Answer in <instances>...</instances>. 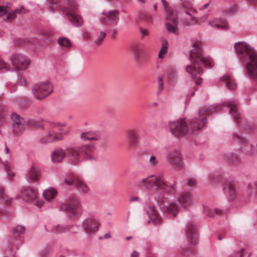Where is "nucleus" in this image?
<instances>
[{"label":"nucleus","mask_w":257,"mask_h":257,"mask_svg":"<svg viewBox=\"0 0 257 257\" xmlns=\"http://www.w3.org/2000/svg\"><path fill=\"white\" fill-rule=\"evenodd\" d=\"M221 80L225 83L226 87L229 89H234L237 87V84L234 79L229 75L222 76L221 78Z\"/></svg>","instance_id":"obj_26"},{"label":"nucleus","mask_w":257,"mask_h":257,"mask_svg":"<svg viewBox=\"0 0 257 257\" xmlns=\"http://www.w3.org/2000/svg\"><path fill=\"white\" fill-rule=\"evenodd\" d=\"M140 182L145 189L153 191L154 198L166 218L176 216L178 205L182 208H188L194 203L193 196L188 191L182 192L178 195V205L176 201H170L169 196L176 191V185L175 183L168 184L162 175L150 176Z\"/></svg>","instance_id":"obj_1"},{"label":"nucleus","mask_w":257,"mask_h":257,"mask_svg":"<svg viewBox=\"0 0 257 257\" xmlns=\"http://www.w3.org/2000/svg\"><path fill=\"white\" fill-rule=\"evenodd\" d=\"M101 14L106 17V19L102 17L99 18V20L102 24L108 26H115L119 20V12L116 10L103 11Z\"/></svg>","instance_id":"obj_10"},{"label":"nucleus","mask_w":257,"mask_h":257,"mask_svg":"<svg viewBox=\"0 0 257 257\" xmlns=\"http://www.w3.org/2000/svg\"><path fill=\"white\" fill-rule=\"evenodd\" d=\"M244 254V249L243 248L234 252L232 255V257H242Z\"/></svg>","instance_id":"obj_47"},{"label":"nucleus","mask_w":257,"mask_h":257,"mask_svg":"<svg viewBox=\"0 0 257 257\" xmlns=\"http://www.w3.org/2000/svg\"><path fill=\"white\" fill-rule=\"evenodd\" d=\"M65 156V150L60 148L57 149L51 155L52 161L54 163H59L62 161Z\"/></svg>","instance_id":"obj_25"},{"label":"nucleus","mask_w":257,"mask_h":257,"mask_svg":"<svg viewBox=\"0 0 257 257\" xmlns=\"http://www.w3.org/2000/svg\"><path fill=\"white\" fill-rule=\"evenodd\" d=\"M74 226L72 227L71 228L67 229L66 227H64L60 225L53 226L51 228V231L55 234H59L62 233L63 232H65L66 230H69L71 231L72 233L76 232L77 231H74L73 229Z\"/></svg>","instance_id":"obj_29"},{"label":"nucleus","mask_w":257,"mask_h":257,"mask_svg":"<svg viewBox=\"0 0 257 257\" xmlns=\"http://www.w3.org/2000/svg\"><path fill=\"white\" fill-rule=\"evenodd\" d=\"M89 191L88 186L81 181V194H87Z\"/></svg>","instance_id":"obj_42"},{"label":"nucleus","mask_w":257,"mask_h":257,"mask_svg":"<svg viewBox=\"0 0 257 257\" xmlns=\"http://www.w3.org/2000/svg\"><path fill=\"white\" fill-rule=\"evenodd\" d=\"M9 152H10L9 149L8 147L7 146V145H6L5 148V153L6 154L8 155V158H10V156L9 155Z\"/></svg>","instance_id":"obj_60"},{"label":"nucleus","mask_w":257,"mask_h":257,"mask_svg":"<svg viewBox=\"0 0 257 257\" xmlns=\"http://www.w3.org/2000/svg\"><path fill=\"white\" fill-rule=\"evenodd\" d=\"M111 237V235L109 233H105L103 237H99V239H101L103 238H109Z\"/></svg>","instance_id":"obj_58"},{"label":"nucleus","mask_w":257,"mask_h":257,"mask_svg":"<svg viewBox=\"0 0 257 257\" xmlns=\"http://www.w3.org/2000/svg\"><path fill=\"white\" fill-rule=\"evenodd\" d=\"M208 18V16L207 15H204L201 17L199 19L200 22H205Z\"/></svg>","instance_id":"obj_59"},{"label":"nucleus","mask_w":257,"mask_h":257,"mask_svg":"<svg viewBox=\"0 0 257 257\" xmlns=\"http://www.w3.org/2000/svg\"><path fill=\"white\" fill-rule=\"evenodd\" d=\"M149 158L147 160V164L151 168H155L158 167L159 164V159L155 155H148Z\"/></svg>","instance_id":"obj_30"},{"label":"nucleus","mask_w":257,"mask_h":257,"mask_svg":"<svg viewBox=\"0 0 257 257\" xmlns=\"http://www.w3.org/2000/svg\"><path fill=\"white\" fill-rule=\"evenodd\" d=\"M126 139L131 148H136L139 144V136L137 132L133 129H129L126 132Z\"/></svg>","instance_id":"obj_20"},{"label":"nucleus","mask_w":257,"mask_h":257,"mask_svg":"<svg viewBox=\"0 0 257 257\" xmlns=\"http://www.w3.org/2000/svg\"><path fill=\"white\" fill-rule=\"evenodd\" d=\"M192 49L190 53V59L192 64L187 65V72L191 75L197 85L202 82L200 76L203 73V67L212 68L214 65L213 60L209 57H204L202 54V45L200 41L193 40Z\"/></svg>","instance_id":"obj_2"},{"label":"nucleus","mask_w":257,"mask_h":257,"mask_svg":"<svg viewBox=\"0 0 257 257\" xmlns=\"http://www.w3.org/2000/svg\"><path fill=\"white\" fill-rule=\"evenodd\" d=\"M46 9L52 14L62 12L73 25L79 26V10L75 0H48Z\"/></svg>","instance_id":"obj_3"},{"label":"nucleus","mask_w":257,"mask_h":257,"mask_svg":"<svg viewBox=\"0 0 257 257\" xmlns=\"http://www.w3.org/2000/svg\"><path fill=\"white\" fill-rule=\"evenodd\" d=\"M146 210L150 219L148 221L149 223L152 222L154 224H158L161 223V219L154 206L149 205L146 207Z\"/></svg>","instance_id":"obj_21"},{"label":"nucleus","mask_w":257,"mask_h":257,"mask_svg":"<svg viewBox=\"0 0 257 257\" xmlns=\"http://www.w3.org/2000/svg\"><path fill=\"white\" fill-rule=\"evenodd\" d=\"M20 12L21 10L18 9H16L15 10L12 12L7 13V15L6 18H4V20L7 22H12L16 18L17 15L20 14Z\"/></svg>","instance_id":"obj_32"},{"label":"nucleus","mask_w":257,"mask_h":257,"mask_svg":"<svg viewBox=\"0 0 257 257\" xmlns=\"http://www.w3.org/2000/svg\"><path fill=\"white\" fill-rule=\"evenodd\" d=\"M40 174L41 171L39 168L37 166L33 165L27 171L26 179L29 182H38Z\"/></svg>","instance_id":"obj_18"},{"label":"nucleus","mask_w":257,"mask_h":257,"mask_svg":"<svg viewBox=\"0 0 257 257\" xmlns=\"http://www.w3.org/2000/svg\"><path fill=\"white\" fill-rule=\"evenodd\" d=\"M223 190L227 197L230 200H234L237 196V192L233 184L230 183L224 187Z\"/></svg>","instance_id":"obj_23"},{"label":"nucleus","mask_w":257,"mask_h":257,"mask_svg":"<svg viewBox=\"0 0 257 257\" xmlns=\"http://www.w3.org/2000/svg\"><path fill=\"white\" fill-rule=\"evenodd\" d=\"M166 26L167 30L169 32H172L173 33H176V29L174 25H172V24H170V23L167 22L166 24Z\"/></svg>","instance_id":"obj_43"},{"label":"nucleus","mask_w":257,"mask_h":257,"mask_svg":"<svg viewBox=\"0 0 257 257\" xmlns=\"http://www.w3.org/2000/svg\"><path fill=\"white\" fill-rule=\"evenodd\" d=\"M167 43L166 42L162 45L161 49L160 51V53L159 54L158 57L160 58H163V54H165L167 52Z\"/></svg>","instance_id":"obj_41"},{"label":"nucleus","mask_w":257,"mask_h":257,"mask_svg":"<svg viewBox=\"0 0 257 257\" xmlns=\"http://www.w3.org/2000/svg\"><path fill=\"white\" fill-rule=\"evenodd\" d=\"M100 225V223L98 220L87 218L83 220L81 225V229L86 235H90L93 232L97 231Z\"/></svg>","instance_id":"obj_12"},{"label":"nucleus","mask_w":257,"mask_h":257,"mask_svg":"<svg viewBox=\"0 0 257 257\" xmlns=\"http://www.w3.org/2000/svg\"><path fill=\"white\" fill-rule=\"evenodd\" d=\"M206 122V118H195L191 119L188 124L184 119H180L170 121L168 125L172 134L176 137H179L186 134L201 130L205 125Z\"/></svg>","instance_id":"obj_5"},{"label":"nucleus","mask_w":257,"mask_h":257,"mask_svg":"<svg viewBox=\"0 0 257 257\" xmlns=\"http://www.w3.org/2000/svg\"><path fill=\"white\" fill-rule=\"evenodd\" d=\"M214 213L216 215H219L222 213V211L218 208H215L214 209Z\"/></svg>","instance_id":"obj_57"},{"label":"nucleus","mask_w":257,"mask_h":257,"mask_svg":"<svg viewBox=\"0 0 257 257\" xmlns=\"http://www.w3.org/2000/svg\"><path fill=\"white\" fill-rule=\"evenodd\" d=\"M186 237L190 244L195 245L197 243L198 237L196 234L197 228L195 225L189 223L185 229Z\"/></svg>","instance_id":"obj_17"},{"label":"nucleus","mask_w":257,"mask_h":257,"mask_svg":"<svg viewBox=\"0 0 257 257\" xmlns=\"http://www.w3.org/2000/svg\"><path fill=\"white\" fill-rule=\"evenodd\" d=\"M57 42L60 46L65 48H70L72 46L70 40L64 37H59L58 39Z\"/></svg>","instance_id":"obj_33"},{"label":"nucleus","mask_w":257,"mask_h":257,"mask_svg":"<svg viewBox=\"0 0 257 257\" xmlns=\"http://www.w3.org/2000/svg\"><path fill=\"white\" fill-rule=\"evenodd\" d=\"M141 49L140 48L136 47L134 49V52L135 55L137 57H139V54L141 53Z\"/></svg>","instance_id":"obj_52"},{"label":"nucleus","mask_w":257,"mask_h":257,"mask_svg":"<svg viewBox=\"0 0 257 257\" xmlns=\"http://www.w3.org/2000/svg\"><path fill=\"white\" fill-rule=\"evenodd\" d=\"M237 104V101L234 99L227 100L223 101L222 103L223 106L229 108V114L232 116L233 120L235 121H237L240 117V114L236 108Z\"/></svg>","instance_id":"obj_15"},{"label":"nucleus","mask_w":257,"mask_h":257,"mask_svg":"<svg viewBox=\"0 0 257 257\" xmlns=\"http://www.w3.org/2000/svg\"><path fill=\"white\" fill-rule=\"evenodd\" d=\"M166 75L168 78L175 79L177 76V71L173 67H169L166 70Z\"/></svg>","instance_id":"obj_35"},{"label":"nucleus","mask_w":257,"mask_h":257,"mask_svg":"<svg viewBox=\"0 0 257 257\" xmlns=\"http://www.w3.org/2000/svg\"><path fill=\"white\" fill-rule=\"evenodd\" d=\"M210 4V3H208L205 5H204L203 6H202L200 9L199 10H204L205 9H206L209 5Z\"/></svg>","instance_id":"obj_62"},{"label":"nucleus","mask_w":257,"mask_h":257,"mask_svg":"<svg viewBox=\"0 0 257 257\" xmlns=\"http://www.w3.org/2000/svg\"><path fill=\"white\" fill-rule=\"evenodd\" d=\"M241 126L247 131L252 130L254 128V126L252 124L249 123L247 124H242L241 125Z\"/></svg>","instance_id":"obj_48"},{"label":"nucleus","mask_w":257,"mask_h":257,"mask_svg":"<svg viewBox=\"0 0 257 257\" xmlns=\"http://www.w3.org/2000/svg\"><path fill=\"white\" fill-rule=\"evenodd\" d=\"M1 16L4 17L7 13L6 8L4 6H0Z\"/></svg>","instance_id":"obj_50"},{"label":"nucleus","mask_w":257,"mask_h":257,"mask_svg":"<svg viewBox=\"0 0 257 257\" xmlns=\"http://www.w3.org/2000/svg\"><path fill=\"white\" fill-rule=\"evenodd\" d=\"M57 193L56 190L51 187L45 190L43 195L46 200L50 201L56 197Z\"/></svg>","instance_id":"obj_28"},{"label":"nucleus","mask_w":257,"mask_h":257,"mask_svg":"<svg viewBox=\"0 0 257 257\" xmlns=\"http://www.w3.org/2000/svg\"><path fill=\"white\" fill-rule=\"evenodd\" d=\"M203 212L208 217H212L213 213L210 211V209L208 206H204Z\"/></svg>","instance_id":"obj_46"},{"label":"nucleus","mask_w":257,"mask_h":257,"mask_svg":"<svg viewBox=\"0 0 257 257\" xmlns=\"http://www.w3.org/2000/svg\"><path fill=\"white\" fill-rule=\"evenodd\" d=\"M5 69L6 70H9V68L7 67V64L5 63L0 58V70Z\"/></svg>","instance_id":"obj_49"},{"label":"nucleus","mask_w":257,"mask_h":257,"mask_svg":"<svg viewBox=\"0 0 257 257\" xmlns=\"http://www.w3.org/2000/svg\"><path fill=\"white\" fill-rule=\"evenodd\" d=\"M109 33H110V35L113 37L115 36L116 34L115 31L112 29L110 30L109 31Z\"/></svg>","instance_id":"obj_61"},{"label":"nucleus","mask_w":257,"mask_h":257,"mask_svg":"<svg viewBox=\"0 0 257 257\" xmlns=\"http://www.w3.org/2000/svg\"><path fill=\"white\" fill-rule=\"evenodd\" d=\"M43 204V202L42 201H38L37 202H36L35 203V205L37 206H38L39 207H41Z\"/></svg>","instance_id":"obj_63"},{"label":"nucleus","mask_w":257,"mask_h":257,"mask_svg":"<svg viewBox=\"0 0 257 257\" xmlns=\"http://www.w3.org/2000/svg\"><path fill=\"white\" fill-rule=\"evenodd\" d=\"M247 192L248 194H250L252 192V189L253 187V184L249 183L247 185Z\"/></svg>","instance_id":"obj_55"},{"label":"nucleus","mask_w":257,"mask_h":257,"mask_svg":"<svg viewBox=\"0 0 257 257\" xmlns=\"http://www.w3.org/2000/svg\"><path fill=\"white\" fill-rule=\"evenodd\" d=\"M139 253L136 251H134L131 255V257H138Z\"/></svg>","instance_id":"obj_64"},{"label":"nucleus","mask_w":257,"mask_h":257,"mask_svg":"<svg viewBox=\"0 0 257 257\" xmlns=\"http://www.w3.org/2000/svg\"><path fill=\"white\" fill-rule=\"evenodd\" d=\"M215 173H211L209 175V179L210 181L213 182L215 181L214 178L216 177Z\"/></svg>","instance_id":"obj_53"},{"label":"nucleus","mask_w":257,"mask_h":257,"mask_svg":"<svg viewBox=\"0 0 257 257\" xmlns=\"http://www.w3.org/2000/svg\"><path fill=\"white\" fill-rule=\"evenodd\" d=\"M208 25L217 29L226 30L228 28L227 22L224 19L214 18L209 21Z\"/></svg>","instance_id":"obj_22"},{"label":"nucleus","mask_w":257,"mask_h":257,"mask_svg":"<svg viewBox=\"0 0 257 257\" xmlns=\"http://www.w3.org/2000/svg\"><path fill=\"white\" fill-rule=\"evenodd\" d=\"M11 118L13 121V132L15 135L19 136L21 135L26 127L25 120L16 113L11 114Z\"/></svg>","instance_id":"obj_11"},{"label":"nucleus","mask_w":257,"mask_h":257,"mask_svg":"<svg viewBox=\"0 0 257 257\" xmlns=\"http://www.w3.org/2000/svg\"><path fill=\"white\" fill-rule=\"evenodd\" d=\"M140 32L143 36H146L148 34V31L146 29H142L140 30Z\"/></svg>","instance_id":"obj_56"},{"label":"nucleus","mask_w":257,"mask_h":257,"mask_svg":"<svg viewBox=\"0 0 257 257\" xmlns=\"http://www.w3.org/2000/svg\"><path fill=\"white\" fill-rule=\"evenodd\" d=\"M157 84L158 86L157 93L158 95H159L163 90L164 86V81L162 77H159L158 78Z\"/></svg>","instance_id":"obj_38"},{"label":"nucleus","mask_w":257,"mask_h":257,"mask_svg":"<svg viewBox=\"0 0 257 257\" xmlns=\"http://www.w3.org/2000/svg\"><path fill=\"white\" fill-rule=\"evenodd\" d=\"M67 132L68 131L65 130L63 127L55 128L54 130L49 131L45 136L40 139L39 142L41 144H47L61 140L63 138V135L66 134Z\"/></svg>","instance_id":"obj_9"},{"label":"nucleus","mask_w":257,"mask_h":257,"mask_svg":"<svg viewBox=\"0 0 257 257\" xmlns=\"http://www.w3.org/2000/svg\"><path fill=\"white\" fill-rule=\"evenodd\" d=\"M161 2L163 5L164 9L167 13L166 20L173 22L174 26L176 27L178 23L177 18V12L175 10L168 11V3L165 0H161Z\"/></svg>","instance_id":"obj_19"},{"label":"nucleus","mask_w":257,"mask_h":257,"mask_svg":"<svg viewBox=\"0 0 257 257\" xmlns=\"http://www.w3.org/2000/svg\"><path fill=\"white\" fill-rule=\"evenodd\" d=\"M129 200L131 202H135V201H137L139 202H141V199L140 198V197H139L138 196H134V197H131Z\"/></svg>","instance_id":"obj_54"},{"label":"nucleus","mask_w":257,"mask_h":257,"mask_svg":"<svg viewBox=\"0 0 257 257\" xmlns=\"http://www.w3.org/2000/svg\"><path fill=\"white\" fill-rule=\"evenodd\" d=\"M234 49L236 55L246 63L248 75L252 78H257V52L244 42L235 43Z\"/></svg>","instance_id":"obj_4"},{"label":"nucleus","mask_w":257,"mask_h":257,"mask_svg":"<svg viewBox=\"0 0 257 257\" xmlns=\"http://www.w3.org/2000/svg\"><path fill=\"white\" fill-rule=\"evenodd\" d=\"M236 11H237L236 8L235 7H233L231 8H230L229 10H227L225 13L229 15H232V14L235 13Z\"/></svg>","instance_id":"obj_51"},{"label":"nucleus","mask_w":257,"mask_h":257,"mask_svg":"<svg viewBox=\"0 0 257 257\" xmlns=\"http://www.w3.org/2000/svg\"><path fill=\"white\" fill-rule=\"evenodd\" d=\"M166 160L169 164L175 168L179 170L184 168L182 155L178 150H173L168 152L166 156Z\"/></svg>","instance_id":"obj_8"},{"label":"nucleus","mask_w":257,"mask_h":257,"mask_svg":"<svg viewBox=\"0 0 257 257\" xmlns=\"http://www.w3.org/2000/svg\"><path fill=\"white\" fill-rule=\"evenodd\" d=\"M66 156L69 158V161L73 164H77L80 158V146H71L67 147L66 150Z\"/></svg>","instance_id":"obj_14"},{"label":"nucleus","mask_w":257,"mask_h":257,"mask_svg":"<svg viewBox=\"0 0 257 257\" xmlns=\"http://www.w3.org/2000/svg\"><path fill=\"white\" fill-rule=\"evenodd\" d=\"M32 92L38 99H42L52 93L53 87L49 82H41L35 84L32 88Z\"/></svg>","instance_id":"obj_7"},{"label":"nucleus","mask_w":257,"mask_h":257,"mask_svg":"<svg viewBox=\"0 0 257 257\" xmlns=\"http://www.w3.org/2000/svg\"><path fill=\"white\" fill-rule=\"evenodd\" d=\"M12 64L18 70L26 69L30 64V59L25 55L21 54H15L11 57Z\"/></svg>","instance_id":"obj_13"},{"label":"nucleus","mask_w":257,"mask_h":257,"mask_svg":"<svg viewBox=\"0 0 257 257\" xmlns=\"http://www.w3.org/2000/svg\"><path fill=\"white\" fill-rule=\"evenodd\" d=\"M190 20L185 19H184V24L188 26H192L194 25H200V22L197 18L192 15H190Z\"/></svg>","instance_id":"obj_36"},{"label":"nucleus","mask_w":257,"mask_h":257,"mask_svg":"<svg viewBox=\"0 0 257 257\" xmlns=\"http://www.w3.org/2000/svg\"><path fill=\"white\" fill-rule=\"evenodd\" d=\"M106 36V32L98 27L96 29V38L93 41L94 45L97 47L100 46Z\"/></svg>","instance_id":"obj_24"},{"label":"nucleus","mask_w":257,"mask_h":257,"mask_svg":"<svg viewBox=\"0 0 257 257\" xmlns=\"http://www.w3.org/2000/svg\"><path fill=\"white\" fill-rule=\"evenodd\" d=\"M12 168V164L11 163L6 161V162L4 164V168L6 171L8 173V175L10 176H14L15 175L14 173L9 172V171L11 170Z\"/></svg>","instance_id":"obj_39"},{"label":"nucleus","mask_w":257,"mask_h":257,"mask_svg":"<svg viewBox=\"0 0 257 257\" xmlns=\"http://www.w3.org/2000/svg\"><path fill=\"white\" fill-rule=\"evenodd\" d=\"M196 184V181L193 179H189L185 181V184L188 187L195 186Z\"/></svg>","instance_id":"obj_44"},{"label":"nucleus","mask_w":257,"mask_h":257,"mask_svg":"<svg viewBox=\"0 0 257 257\" xmlns=\"http://www.w3.org/2000/svg\"><path fill=\"white\" fill-rule=\"evenodd\" d=\"M77 201H73L72 203L63 204L60 209V210L70 212L72 214L76 212Z\"/></svg>","instance_id":"obj_27"},{"label":"nucleus","mask_w":257,"mask_h":257,"mask_svg":"<svg viewBox=\"0 0 257 257\" xmlns=\"http://www.w3.org/2000/svg\"><path fill=\"white\" fill-rule=\"evenodd\" d=\"M12 198H9L3 188H0V202L9 204L12 202Z\"/></svg>","instance_id":"obj_34"},{"label":"nucleus","mask_w":257,"mask_h":257,"mask_svg":"<svg viewBox=\"0 0 257 257\" xmlns=\"http://www.w3.org/2000/svg\"><path fill=\"white\" fill-rule=\"evenodd\" d=\"M221 108V106L217 104H213L207 107L205 111H211L213 110H217Z\"/></svg>","instance_id":"obj_45"},{"label":"nucleus","mask_w":257,"mask_h":257,"mask_svg":"<svg viewBox=\"0 0 257 257\" xmlns=\"http://www.w3.org/2000/svg\"><path fill=\"white\" fill-rule=\"evenodd\" d=\"M192 4L191 2L189 1H184L183 2V4L180 7V9L181 11H184V7L188 9H192Z\"/></svg>","instance_id":"obj_40"},{"label":"nucleus","mask_w":257,"mask_h":257,"mask_svg":"<svg viewBox=\"0 0 257 257\" xmlns=\"http://www.w3.org/2000/svg\"><path fill=\"white\" fill-rule=\"evenodd\" d=\"M25 231V227L21 225H17L13 229L14 235L18 236L21 233H23Z\"/></svg>","instance_id":"obj_37"},{"label":"nucleus","mask_w":257,"mask_h":257,"mask_svg":"<svg viewBox=\"0 0 257 257\" xmlns=\"http://www.w3.org/2000/svg\"><path fill=\"white\" fill-rule=\"evenodd\" d=\"M64 182L67 186L72 185L77 188L80 186V181L74 176H70L64 180Z\"/></svg>","instance_id":"obj_31"},{"label":"nucleus","mask_w":257,"mask_h":257,"mask_svg":"<svg viewBox=\"0 0 257 257\" xmlns=\"http://www.w3.org/2000/svg\"><path fill=\"white\" fill-rule=\"evenodd\" d=\"M101 138V133L97 131H89L81 132V160H93V153L95 146L91 143L85 141H97Z\"/></svg>","instance_id":"obj_6"},{"label":"nucleus","mask_w":257,"mask_h":257,"mask_svg":"<svg viewBox=\"0 0 257 257\" xmlns=\"http://www.w3.org/2000/svg\"><path fill=\"white\" fill-rule=\"evenodd\" d=\"M21 197H22L25 202H32L37 197V191L31 188H24L21 191V194L18 195L16 198L17 199Z\"/></svg>","instance_id":"obj_16"}]
</instances>
